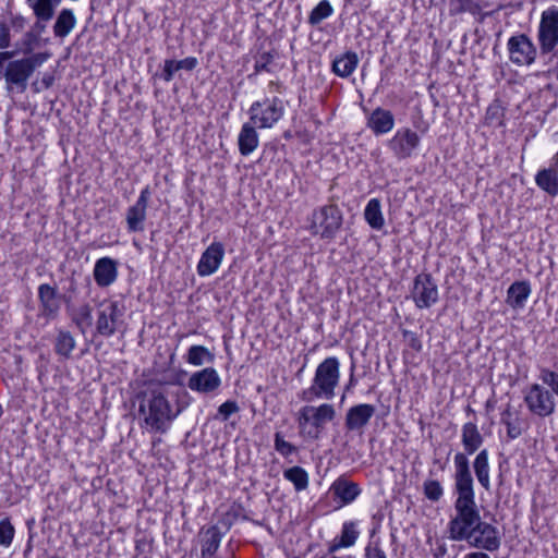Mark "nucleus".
<instances>
[{"label": "nucleus", "instance_id": "1", "mask_svg": "<svg viewBox=\"0 0 558 558\" xmlns=\"http://www.w3.org/2000/svg\"><path fill=\"white\" fill-rule=\"evenodd\" d=\"M453 463L454 489L458 496L454 501V515L448 523V533L452 541H464L480 524L482 518L475 501L468 457L463 453H456Z\"/></svg>", "mask_w": 558, "mask_h": 558}, {"label": "nucleus", "instance_id": "2", "mask_svg": "<svg viewBox=\"0 0 558 558\" xmlns=\"http://www.w3.org/2000/svg\"><path fill=\"white\" fill-rule=\"evenodd\" d=\"M140 414L146 426L155 432L165 433L169 424L178 416L173 412L163 387H148L140 396Z\"/></svg>", "mask_w": 558, "mask_h": 558}, {"label": "nucleus", "instance_id": "3", "mask_svg": "<svg viewBox=\"0 0 558 558\" xmlns=\"http://www.w3.org/2000/svg\"><path fill=\"white\" fill-rule=\"evenodd\" d=\"M50 53L37 52L31 56L10 61L4 70L5 90L9 94H23L28 86V80L37 68L41 66Z\"/></svg>", "mask_w": 558, "mask_h": 558}, {"label": "nucleus", "instance_id": "4", "mask_svg": "<svg viewBox=\"0 0 558 558\" xmlns=\"http://www.w3.org/2000/svg\"><path fill=\"white\" fill-rule=\"evenodd\" d=\"M340 379V363L335 356H329L318 364L311 387L302 391L304 401L314 398L330 400Z\"/></svg>", "mask_w": 558, "mask_h": 558}, {"label": "nucleus", "instance_id": "5", "mask_svg": "<svg viewBox=\"0 0 558 558\" xmlns=\"http://www.w3.org/2000/svg\"><path fill=\"white\" fill-rule=\"evenodd\" d=\"M335 417L336 410L330 403L304 405L296 414L299 434L305 440H318L325 430L326 424Z\"/></svg>", "mask_w": 558, "mask_h": 558}, {"label": "nucleus", "instance_id": "6", "mask_svg": "<svg viewBox=\"0 0 558 558\" xmlns=\"http://www.w3.org/2000/svg\"><path fill=\"white\" fill-rule=\"evenodd\" d=\"M343 222L342 211L337 205H325L315 209L312 215L311 232L323 240L335 239Z\"/></svg>", "mask_w": 558, "mask_h": 558}, {"label": "nucleus", "instance_id": "7", "mask_svg": "<svg viewBox=\"0 0 558 558\" xmlns=\"http://www.w3.org/2000/svg\"><path fill=\"white\" fill-rule=\"evenodd\" d=\"M123 310L119 302L105 299L97 304L96 310V332L99 336L109 338L113 336L122 323Z\"/></svg>", "mask_w": 558, "mask_h": 558}, {"label": "nucleus", "instance_id": "8", "mask_svg": "<svg viewBox=\"0 0 558 558\" xmlns=\"http://www.w3.org/2000/svg\"><path fill=\"white\" fill-rule=\"evenodd\" d=\"M251 122L259 129H269L275 125L283 116L284 107L280 98H266L264 101H255L251 105Z\"/></svg>", "mask_w": 558, "mask_h": 558}, {"label": "nucleus", "instance_id": "9", "mask_svg": "<svg viewBox=\"0 0 558 558\" xmlns=\"http://www.w3.org/2000/svg\"><path fill=\"white\" fill-rule=\"evenodd\" d=\"M524 402L529 411L537 416L546 417L556 410L553 392L541 384H532L524 392Z\"/></svg>", "mask_w": 558, "mask_h": 558}, {"label": "nucleus", "instance_id": "10", "mask_svg": "<svg viewBox=\"0 0 558 558\" xmlns=\"http://www.w3.org/2000/svg\"><path fill=\"white\" fill-rule=\"evenodd\" d=\"M541 52L547 54L558 45V7H550L542 12L537 31Z\"/></svg>", "mask_w": 558, "mask_h": 558}, {"label": "nucleus", "instance_id": "11", "mask_svg": "<svg viewBox=\"0 0 558 558\" xmlns=\"http://www.w3.org/2000/svg\"><path fill=\"white\" fill-rule=\"evenodd\" d=\"M412 300L417 308H429L438 302V287L430 274H418L413 281Z\"/></svg>", "mask_w": 558, "mask_h": 558}, {"label": "nucleus", "instance_id": "12", "mask_svg": "<svg viewBox=\"0 0 558 558\" xmlns=\"http://www.w3.org/2000/svg\"><path fill=\"white\" fill-rule=\"evenodd\" d=\"M421 144L418 134L410 128H400L388 141L387 146L393 156L399 159L412 157Z\"/></svg>", "mask_w": 558, "mask_h": 558}, {"label": "nucleus", "instance_id": "13", "mask_svg": "<svg viewBox=\"0 0 558 558\" xmlns=\"http://www.w3.org/2000/svg\"><path fill=\"white\" fill-rule=\"evenodd\" d=\"M464 541L470 546L486 551H496L501 545V536L498 529L483 520Z\"/></svg>", "mask_w": 558, "mask_h": 558}, {"label": "nucleus", "instance_id": "14", "mask_svg": "<svg viewBox=\"0 0 558 558\" xmlns=\"http://www.w3.org/2000/svg\"><path fill=\"white\" fill-rule=\"evenodd\" d=\"M507 48L510 61L519 66L531 65L537 56L535 45L525 34L511 36Z\"/></svg>", "mask_w": 558, "mask_h": 558}, {"label": "nucleus", "instance_id": "15", "mask_svg": "<svg viewBox=\"0 0 558 558\" xmlns=\"http://www.w3.org/2000/svg\"><path fill=\"white\" fill-rule=\"evenodd\" d=\"M150 187L145 186L134 205L129 207L125 216L128 230L131 232H140L144 230V221L146 220V210L150 198Z\"/></svg>", "mask_w": 558, "mask_h": 558}, {"label": "nucleus", "instance_id": "16", "mask_svg": "<svg viewBox=\"0 0 558 558\" xmlns=\"http://www.w3.org/2000/svg\"><path fill=\"white\" fill-rule=\"evenodd\" d=\"M225 257V247L220 242H213L202 254L197 264V274L207 277L215 274Z\"/></svg>", "mask_w": 558, "mask_h": 558}, {"label": "nucleus", "instance_id": "17", "mask_svg": "<svg viewBox=\"0 0 558 558\" xmlns=\"http://www.w3.org/2000/svg\"><path fill=\"white\" fill-rule=\"evenodd\" d=\"M221 379L217 371L213 367H206L191 375L187 387L192 391L199 393H209L219 388Z\"/></svg>", "mask_w": 558, "mask_h": 558}, {"label": "nucleus", "instance_id": "18", "mask_svg": "<svg viewBox=\"0 0 558 558\" xmlns=\"http://www.w3.org/2000/svg\"><path fill=\"white\" fill-rule=\"evenodd\" d=\"M535 183L538 189L550 197L558 195V151L553 156L547 168L537 171Z\"/></svg>", "mask_w": 558, "mask_h": 558}, {"label": "nucleus", "instance_id": "19", "mask_svg": "<svg viewBox=\"0 0 558 558\" xmlns=\"http://www.w3.org/2000/svg\"><path fill=\"white\" fill-rule=\"evenodd\" d=\"M375 412V407L368 403L351 407L345 414V428L350 432L362 430L369 423Z\"/></svg>", "mask_w": 558, "mask_h": 558}, {"label": "nucleus", "instance_id": "20", "mask_svg": "<svg viewBox=\"0 0 558 558\" xmlns=\"http://www.w3.org/2000/svg\"><path fill=\"white\" fill-rule=\"evenodd\" d=\"M94 279L98 287L111 286L118 277V262L111 257H101L94 266Z\"/></svg>", "mask_w": 558, "mask_h": 558}, {"label": "nucleus", "instance_id": "21", "mask_svg": "<svg viewBox=\"0 0 558 558\" xmlns=\"http://www.w3.org/2000/svg\"><path fill=\"white\" fill-rule=\"evenodd\" d=\"M366 125L375 135H384L393 129L395 117L390 110L377 107L367 117Z\"/></svg>", "mask_w": 558, "mask_h": 558}, {"label": "nucleus", "instance_id": "22", "mask_svg": "<svg viewBox=\"0 0 558 558\" xmlns=\"http://www.w3.org/2000/svg\"><path fill=\"white\" fill-rule=\"evenodd\" d=\"M330 492L335 498L340 499L342 505H350L360 496L362 489L357 483L338 477L331 484Z\"/></svg>", "mask_w": 558, "mask_h": 558}, {"label": "nucleus", "instance_id": "23", "mask_svg": "<svg viewBox=\"0 0 558 558\" xmlns=\"http://www.w3.org/2000/svg\"><path fill=\"white\" fill-rule=\"evenodd\" d=\"M500 422L506 426L507 436L511 440L519 438L526 429V423L520 412L513 410L510 404L501 412Z\"/></svg>", "mask_w": 558, "mask_h": 558}, {"label": "nucleus", "instance_id": "24", "mask_svg": "<svg viewBox=\"0 0 558 558\" xmlns=\"http://www.w3.org/2000/svg\"><path fill=\"white\" fill-rule=\"evenodd\" d=\"M26 3L33 10L36 17L31 32H35L39 37L46 31L47 22L53 17L56 8L38 0H26Z\"/></svg>", "mask_w": 558, "mask_h": 558}, {"label": "nucleus", "instance_id": "25", "mask_svg": "<svg viewBox=\"0 0 558 558\" xmlns=\"http://www.w3.org/2000/svg\"><path fill=\"white\" fill-rule=\"evenodd\" d=\"M484 438L478 430V427L473 422H468L463 424L461 428V442L464 448V452H462L465 457L466 454H473L477 451L483 445Z\"/></svg>", "mask_w": 558, "mask_h": 558}, {"label": "nucleus", "instance_id": "26", "mask_svg": "<svg viewBox=\"0 0 558 558\" xmlns=\"http://www.w3.org/2000/svg\"><path fill=\"white\" fill-rule=\"evenodd\" d=\"M38 299L45 316L56 317L60 303L57 298V290L48 283H43L38 287Z\"/></svg>", "mask_w": 558, "mask_h": 558}, {"label": "nucleus", "instance_id": "27", "mask_svg": "<svg viewBox=\"0 0 558 558\" xmlns=\"http://www.w3.org/2000/svg\"><path fill=\"white\" fill-rule=\"evenodd\" d=\"M359 61L356 52L347 51L333 59L331 71L339 77H349L356 70Z\"/></svg>", "mask_w": 558, "mask_h": 558}, {"label": "nucleus", "instance_id": "28", "mask_svg": "<svg viewBox=\"0 0 558 558\" xmlns=\"http://www.w3.org/2000/svg\"><path fill=\"white\" fill-rule=\"evenodd\" d=\"M256 128L257 126L251 121L242 125L238 137V145L241 155L248 156L257 148L259 140Z\"/></svg>", "mask_w": 558, "mask_h": 558}, {"label": "nucleus", "instance_id": "29", "mask_svg": "<svg viewBox=\"0 0 558 558\" xmlns=\"http://www.w3.org/2000/svg\"><path fill=\"white\" fill-rule=\"evenodd\" d=\"M225 532L218 525H211L201 532V550L204 556H215L219 549Z\"/></svg>", "mask_w": 558, "mask_h": 558}, {"label": "nucleus", "instance_id": "30", "mask_svg": "<svg viewBox=\"0 0 558 558\" xmlns=\"http://www.w3.org/2000/svg\"><path fill=\"white\" fill-rule=\"evenodd\" d=\"M531 294V286L527 281H515L507 291V304L514 308H522Z\"/></svg>", "mask_w": 558, "mask_h": 558}, {"label": "nucleus", "instance_id": "31", "mask_svg": "<svg viewBox=\"0 0 558 558\" xmlns=\"http://www.w3.org/2000/svg\"><path fill=\"white\" fill-rule=\"evenodd\" d=\"M76 17L74 15L73 10L71 9H62L53 24V35L57 38L66 37L75 27Z\"/></svg>", "mask_w": 558, "mask_h": 558}, {"label": "nucleus", "instance_id": "32", "mask_svg": "<svg viewBox=\"0 0 558 558\" xmlns=\"http://www.w3.org/2000/svg\"><path fill=\"white\" fill-rule=\"evenodd\" d=\"M488 450L482 449L474 459L473 469L476 478L485 490L490 489Z\"/></svg>", "mask_w": 558, "mask_h": 558}, {"label": "nucleus", "instance_id": "33", "mask_svg": "<svg viewBox=\"0 0 558 558\" xmlns=\"http://www.w3.org/2000/svg\"><path fill=\"white\" fill-rule=\"evenodd\" d=\"M364 218L372 229L380 230L385 225L381 203L378 198H371L364 209Z\"/></svg>", "mask_w": 558, "mask_h": 558}, {"label": "nucleus", "instance_id": "34", "mask_svg": "<svg viewBox=\"0 0 558 558\" xmlns=\"http://www.w3.org/2000/svg\"><path fill=\"white\" fill-rule=\"evenodd\" d=\"M71 319L84 333L93 325L92 306L87 303L81 304L73 310Z\"/></svg>", "mask_w": 558, "mask_h": 558}, {"label": "nucleus", "instance_id": "35", "mask_svg": "<svg viewBox=\"0 0 558 558\" xmlns=\"http://www.w3.org/2000/svg\"><path fill=\"white\" fill-rule=\"evenodd\" d=\"M76 342L70 331L60 330L56 338L54 350L56 353L69 359L72 351L75 349Z\"/></svg>", "mask_w": 558, "mask_h": 558}, {"label": "nucleus", "instance_id": "36", "mask_svg": "<svg viewBox=\"0 0 558 558\" xmlns=\"http://www.w3.org/2000/svg\"><path fill=\"white\" fill-rule=\"evenodd\" d=\"M215 355L204 345H192L186 353V362L194 366L211 363Z\"/></svg>", "mask_w": 558, "mask_h": 558}, {"label": "nucleus", "instance_id": "37", "mask_svg": "<svg viewBox=\"0 0 558 558\" xmlns=\"http://www.w3.org/2000/svg\"><path fill=\"white\" fill-rule=\"evenodd\" d=\"M283 477L293 484L296 492L305 490L308 486V474L301 466L284 470Z\"/></svg>", "mask_w": 558, "mask_h": 558}, {"label": "nucleus", "instance_id": "38", "mask_svg": "<svg viewBox=\"0 0 558 558\" xmlns=\"http://www.w3.org/2000/svg\"><path fill=\"white\" fill-rule=\"evenodd\" d=\"M333 13V8L328 0H322L311 11L308 15V24L312 26L318 25L324 20L331 16Z\"/></svg>", "mask_w": 558, "mask_h": 558}, {"label": "nucleus", "instance_id": "39", "mask_svg": "<svg viewBox=\"0 0 558 558\" xmlns=\"http://www.w3.org/2000/svg\"><path fill=\"white\" fill-rule=\"evenodd\" d=\"M357 536H359V532L355 527V523L354 522H345L342 526L339 544L335 545L332 547V549H335L337 547L352 546L356 542Z\"/></svg>", "mask_w": 558, "mask_h": 558}, {"label": "nucleus", "instance_id": "40", "mask_svg": "<svg viewBox=\"0 0 558 558\" xmlns=\"http://www.w3.org/2000/svg\"><path fill=\"white\" fill-rule=\"evenodd\" d=\"M277 53L276 51H263L255 57L254 73L271 72L272 64Z\"/></svg>", "mask_w": 558, "mask_h": 558}, {"label": "nucleus", "instance_id": "41", "mask_svg": "<svg viewBox=\"0 0 558 558\" xmlns=\"http://www.w3.org/2000/svg\"><path fill=\"white\" fill-rule=\"evenodd\" d=\"M423 493L428 500L437 502L444 495V488L439 481L426 480L423 484Z\"/></svg>", "mask_w": 558, "mask_h": 558}, {"label": "nucleus", "instance_id": "42", "mask_svg": "<svg viewBox=\"0 0 558 558\" xmlns=\"http://www.w3.org/2000/svg\"><path fill=\"white\" fill-rule=\"evenodd\" d=\"M538 369V378L542 380L543 386H547L554 396H558V373L547 367H539Z\"/></svg>", "mask_w": 558, "mask_h": 558}, {"label": "nucleus", "instance_id": "43", "mask_svg": "<svg viewBox=\"0 0 558 558\" xmlns=\"http://www.w3.org/2000/svg\"><path fill=\"white\" fill-rule=\"evenodd\" d=\"M39 46V37L35 32H26L20 44H19V50L24 54H33V50Z\"/></svg>", "mask_w": 558, "mask_h": 558}, {"label": "nucleus", "instance_id": "44", "mask_svg": "<svg viewBox=\"0 0 558 558\" xmlns=\"http://www.w3.org/2000/svg\"><path fill=\"white\" fill-rule=\"evenodd\" d=\"M14 526L8 518L0 521V546L9 547L14 537Z\"/></svg>", "mask_w": 558, "mask_h": 558}, {"label": "nucleus", "instance_id": "45", "mask_svg": "<svg viewBox=\"0 0 558 558\" xmlns=\"http://www.w3.org/2000/svg\"><path fill=\"white\" fill-rule=\"evenodd\" d=\"M275 449L283 457H289L296 452V447L283 439L280 433L275 434Z\"/></svg>", "mask_w": 558, "mask_h": 558}, {"label": "nucleus", "instance_id": "46", "mask_svg": "<svg viewBox=\"0 0 558 558\" xmlns=\"http://www.w3.org/2000/svg\"><path fill=\"white\" fill-rule=\"evenodd\" d=\"M240 411V408L238 405V402L234 401V400H228L226 402H223L219 408H218V415H217V418L221 420V421H228L229 417L239 412Z\"/></svg>", "mask_w": 558, "mask_h": 558}, {"label": "nucleus", "instance_id": "47", "mask_svg": "<svg viewBox=\"0 0 558 558\" xmlns=\"http://www.w3.org/2000/svg\"><path fill=\"white\" fill-rule=\"evenodd\" d=\"M403 337L408 343V345L416 351V352H420L422 350V341L421 339L418 338V336L413 332V331H409V330H404L403 331Z\"/></svg>", "mask_w": 558, "mask_h": 558}, {"label": "nucleus", "instance_id": "48", "mask_svg": "<svg viewBox=\"0 0 558 558\" xmlns=\"http://www.w3.org/2000/svg\"><path fill=\"white\" fill-rule=\"evenodd\" d=\"M179 71V66L175 60H166L163 70H162V78L166 82H170L173 78L175 72Z\"/></svg>", "mask_w": 558, "mask_h": 558}, {"label": "nucleus", "instance_id": "49", "mask_svg": "<svg viewBox=\"0 0 558 558\" xmlns=\"http://www.w3.org/2000/svg\"><path fill=\"white\" fill-rule=\"evenodd\" d=\"M366 558H387L385 551L380 548L378 543H369L365 548Z\"/></svg>", "mask_w": 558, "mask_h": 558}, {"label": "nucleus", "instance_id": "50", "mask_svg": "<svg viewBox=\"0 0 558 558\" xmlns=\"http://www.w3.org/2000/svg\"><path fill=\"white\" fill-rule=\"evenodd\" d=\"M10 44V29L4 23H0V50L9 48Z\"/></svg>", "mask_w": 558, "mask_h": 558}, {"label": "nucleus", "instance_id": "51", "mask_svg": "<svg viewBox=\"0 0 558 558\" xmlns=\"http://www.w3.org/2000/svg\"><path fill=\"white\" fill-rule=\"evenodd\" d=\"M54 77L52 74L45 73L40 80V86H38V83H33V87L35 92H40L41 89H48L53 85Z\"/></svg>", "mask_w": 558, "mask_h": 558}, {"label": "nucleus", "instance_id": "52", "mask_svg": "<svg viewBox=\"0 0 558 558\" xmlns=\"http://www.w3.org/2000/svg\"><path fill=\"white\" fill-rule=\"evenodd\" d=\"M177 64L179 66V70H186V71H192L196 68L197 65V59L194 58V57H187L183 60H180V61H177Z\"/></svg>", "mask_w": 558, "mask_h": 558}, {"label": "nucleus", "instance_id": "53", "mask_svg": "<svg viewBox=\"0 0 558 558\" xmlns=\"http://www.w3.org/2000/svg\"><path fill=\"white\" fill-rule=\"evenodd\" d=\"M11 24H12L13 28H15L16 31H21L25 27L26 20L24 16L17 14V15L12 16Z\"/></svg>", "mask_w": 558, "mask_h": 558}, {"label": "nucleus", "instance_id": "54", "mask_svg": "<svg viewBox=\"0 0 558 558\" xmlns=\"http://www.w3.org/2000/svg\"><path fill=\"white\" fill-rule=\"evenodd\" d=\"M447 554V546L444 543L437 544V546L433 549L434 558H444Z\"/></svg>", "mask_w": 558, "mask_h": 558}, {"label": "nucleus", "instance_id": "55", "mask_svg": "<svg viewBox=\"0 0 558 558\" xmlns=\"http://www.w3.org/2000/svg\"><path fill=\"white\" fill-rule=\"evenodd\" d=\"M14 52L13 51H0V69L2 68L3 63L7 60H10L13 58Z\"/></svg>", "mask_w": 558, "mask_h": 558}, {"label": "nucleus", "instance_id": "56", "mask_svg": "<svg viewBox=\"0 0 558 558\" xmlns=\"http://www.w3.org/2000/svg\"><path fill=\"white\" fill-rule=\"evenodd\" d=\"M464 558H490L486 553L483 551H472L464 556Z\"/></svg>", "mask_w": 558, "mask_h": 558}, {"label": "nucleus", "instance_id": "57", "mask_svg": "<svg viewBox=\"0 0 558 558\" xmlns=\"http://www.w3.org/2000/svg\"><path fill=\"white\" fill-rule=\"evenodd\" d=\"M268 87L270 90L282 93V85L279 82L271 81Z\"/></svg>", "mask_w": 558, "mask_h": 558}, {"label": "nucleus", "instance_id": "58", "mask_svg": "<svg viewBox=\"0 0 558 558\" xmlns=\"http://www.w3.org/2000/svg\"><path fill=\"white\" fill-rule=\"evenodd\" d=\"M201 558H217L215 556H204V551L201 550Z\"/></svg>", "mask_w": 558, "mask_h": 558}, {"label": "nucleus", "instance_id": "59", "mask_svg": "<svg viewBox=\"0 0 558 558\" xmlns=\"http://www.w3.org/2000/svg\"><path fill=\"white\" fill-rule=\"evenodd\" d=\"M353 383V375H351V378H350V384Z\"/></svg>", "mask_w": 558, "mask_h": 558}, {"label": "nucleus", "instance_id": "60", "mask_svg": "<svg viewBox=\"0 0 558 558\" xmlns=\"http://www.w3.org/2000/svg\"><path fill=\"white\" fill-rule=\"evenodd\" d=\"M556 77L558 78V68L556 69Z\"/></svg>", "mask_w": 558, "mask_h": 558}]
</instances>
